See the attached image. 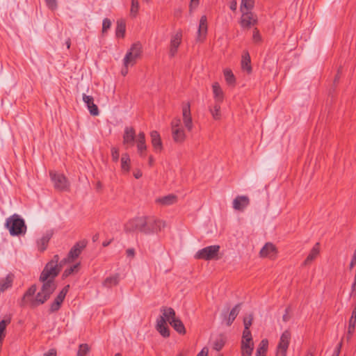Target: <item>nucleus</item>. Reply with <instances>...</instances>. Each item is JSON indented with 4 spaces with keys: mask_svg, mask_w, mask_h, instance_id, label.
I'll use <instances>...</instances> for the list:
<instances>
[{
    "mask_svg": "<svg viewBox=\"0 0 356 356\" xmlns=\"http://www.w3.org/2000/svg\"><path fill=\"white\" fill-rule=\"evenodd\" d=\"M58 261L59 256L56 254L44 266L39 278L42 283L41 290L37 293L35 298L30 300L31 307H36L44 304L56 290L55 278L60 271V268L58 265Z\"/></svg>",
    "mask_w": 356,
    "mask_h": 356,
    "instance_id": "obj_1",
    "label": "nucleus"
},
{
    "mask_svg": "<svg viewBox=\"0 0 356 356\" xmlns=\"http://www.w3.org/2000/svg\"><path fill=\"white\" fill-rule=\"evenodd\" d=\"M6 227L11 236L25 234L26 225L23 218L17 214H13L6 219Z\"/></svg>",
    "mask_w": 356,
    "mask_h": 356,
    "instance_id": "obj_2",
    "label": "nucleus"
},
{
    "mask_svg": "<svg viewBox=\"0 0 356 356\" xmlns=\"http://www.w3.org/2000/svg\"><path fill=\"white\" fill-rule=\"evenodd\" d=\"M165 227V222L161 220L153 218L145 217L144 225L140 229V233L150 235L161 231Z\"/></svg>",
    "mask_w": 356,
    "mask_h": 356,
    "instance_id": "obj_3",
    "label": "nucleus"
},
{
    "mask_svg": "<svg viewBox=\"0 0 356 356\" xmlns=\"http://www.w3.org/2000/svg\"><path fill=\"white\" fill-rule=\"evenodd\" d=\"M172 136L173 140L177 143H182L186 138L184 129L182 127L180 118H174L171 122Z\"/></svg>",
    "mask_w": 356,
    "mask_h": 356,
    "instance_id": "obj_4",
    "label": "nucleus"
},
{
    "mask_svg": "<svg viewBox=\"0 0 356 356\" xmlns=\"http://www.w3.org/2000/svg\"><path fill=\"white\" fill-rule=\"evenodd\" d=\"M220 245H213L198 250L195 257L197 259H203L206 261L218 259V254L220 251Z\"/></svg>",
    "mask_w": 356,
    "mask_h": 356,
    "instance_id": "obj_5",
    "label": "nucleus"
},
{
    "mask_svg": "<svg viewBox=\"0 0 356 356\" xmlns=\"http://www.w3.org/2000/svg\"><path fill=\"white\" fill-rule=\"evenodd\" d=\"M49 175L56 190L59 191L69 190L70 183L64 175L50 171Z\"/></svg>",
    "mask_w": 356,
    "mask_h": 356,
    "instance_id": "obj_6",
    "label": "nucleus"
},
{
    "mask_svg": "<svg viewBox=\"0 0 356 356\" xmlns=\"http://www.w3.org/2000/svg\"><path fill=\"white\" fill-rule=\"evenodd\" d=\"M140 54L141 45L140 44H134L124 58V65L125 67L134 65L136 60L140 57Z\"/></svg>",
    "mask_w": 356,
    "mask_h": 356,
    "instance_id": "obj_7",
    "label": "nucleus"
},
{
    "mask_svg": "<svg viewBox=\"0 0 356 356\" xmlns=\"http://www.w3.org/2000/svg\"><path fill=\"white\" fill-rule=\"evenodd\" d=\"M291 332L285 330L281 335L276 349L275 356H286V352L291 341Z\"/></svg>",
    "mask_w": 356,
    "mask_h": 356,
    "instance_id": "obj_8",
    "label": "nucleus"
},
{
    "mask_svg": "<svg viewBox=\"0 0 356 356\" xmlns=\"http://www.w3.org/2000/svg\"><path fill=\"white\" fill-rule=\"evenodd\" d=\"M254 348L252 337L250 331L243 332L241 341V353L243 356H251Z\"/></svg>",
    "mask_w": 356,
    "mask_h": 356,
    "instance_id": "obj_9",
    "label": "nucleus"
},
{
    "mask_svg": "<svg viewBox=\"0 0 356 356\" xmlns=\"http://www.w3.org/2000/svg\"><path fill=\"white\" fill-rule=\"evenodd\" d=\"M146 216L136 217L129 220L124 225V231L127 233L140 232L141 228L144 225V220Z\"/></svg>",
    "mask_w": 356,
    "mask_h": 356,
    "instance_id": "obj_10",
    "label": "nucleus"
},
{
    "mask_svg": "<svg viewBox=\"0 0 356 356\" xmlns=\"http://www.w3.org/2000/svg\"><path fill=\"white\" fill-rule=\"evenodd\" d=\"M181 40L182 32L181 30H179L171 36L169 48V55L170 57H174L176 55Z\"/></svg>",
    "mask_w": 356,
    "mask_h": 356,
    "instance_id": "obj_11",
    "label": "nucleus"
},
{
    "mask_svg": "<svg viewBox=\"0 0 356 356\" xmlns=\"http://www.w3.org/2000/svg\"><path fill=\"white\" fill-rule=\"evenodd\" d=\"M240 24L243 28L250 29L257 23V17L252 11L241 12Z\"/></svg>",
    "mask_w": 356,
    "mask_h": 356,
    "instance_id": "obj_12",
    "label": "nucleus"
},
{
    "mask_svg": "<svg viewBox=\"0 0 356 356\" xmlns=\"http://www.w3.org/2000/svg\"><path fill=\"white\" fill-rule=\"evenodd\" d=\"M182 120L186 129L188 131H191L193 128V123L189 103L185 104L182 106Z\"/></svg>",
    "mask_w": 356,
    "mask_h": 356,
    "instance_id": "obj_13",
    "label": "nucleus"
},
{
    "mask_svg": "<svg viewBox=\"0 0 356 356\" xmlns=\"http://www.w3.org/2000/svg\"><path fill=\"white\" fill-rule=\"evenodd\" d=\"M70 285H66L63 287V289L60 291L58 296L56 297L53 302L50 305L49 311L50 312H57L63 303L66 294L69 291Z\"/></svg>",
    "mask_w": 356,
    "mask_h": 356,
    "instance_id": "obj_14",
    "label": "nucleus"
},
{
    "mask_svg": "<svg viewBox=\"0 0 356 356\" xmlns=\"http://www.w3.org/2000/svg\"><path fill=\"white\" fill-rule=\"evenodd\" d=\"M277 253V251L275 245L271 243H266L261 249L259 256L263 258L267 257L273 259L276 257Z\"/></svg>",
    "mask_w": 356,
    "mask_h": 356,
    "instance_id": "obj_15",
    "label": "nucleus"
},
{
    "mask_svg": "<svg viewBox=\"0 0 356 356\" xmlns=\"http://www.w3.org/2000/svg\"><path fill=\"white\" fill-rule=\"evenodd\" d=\"M232 204L234 210L243 211L250 204V199L246 195H238L234 199Z\"/></svg>",
    "mask_w": 356,
    "mask_h": 356,
    "instance_id": "obj_16",
    "label": "nucleus"
},
{
    "mask_svg": "<svg viewBox=\"0 0 356 356\" xmlns=\"http://www.w3.org/2000/svg\"><path fill=\"white\" fill-rule=\"evenodd\" d=\"M86 247L85 242L76 243L70 250L67 258L65 259L67 262L73 261L81 254L82 250Z\"/></svg>",
    "mask_w": 356,
    "mask_h": 356,
    "instance_id": "obj_17",
    "label": "nucleus"
},
{
    "mask_svg": "<svg viewBox=\"0 0 356 356\" xmlns=\"http://www.w3.org/2000/svg\"><path fill=\"white\" fill-rule=\"evenodd\" d=\"M136 140V132L133 127H127L123 134V144L127 146H133Z\"/></svg>",
    "mask_w": 356,
    "mask_h": 356,
    "instance_id": "obj_18",
    "label": "nucleus"
},
{
    "mask_svg": "<svg viewBox=\"0 0 356 356\" xmlns=\"http://www.w3.org/2000/svg\"><path fill=\"white\" fill-rule=\"evenodd\" d=\"M83 101L86 104L90 113L93 116L99 115V111L97 106L94 103V98L90 95H83Z\"/></svg>",
    "mask_w": 356,
    "mask_h": 356,
    "instance_id": "obj_19",
    "label": "nucleus"
},
{
    "mask_svg": "<svg viewBox=\"0 0 356 356\" xmlns=\"http://www.w3.org/2000/svg\"><path fill=\"white\" fill-rule=\"evenodd\" d=\"M53 234V230H47L37 241L38 248L40 252H44L47 249L49 241L51 238Z\"/></svg>",
    "mask_w": 356,
    "mask_h": 356,
    "instance_id": "obj_20",
    "label": "nucleus"
},
{
    "mask_svg": "<svg viewBox=\"0 0 356 356\" xmlns=\"http://www.w3.org/2000/svg\"><path fill=\"white\" fill-rule=\"evenodd\" d=\"M152 145L156 152H161L163 149V144L160 134L156 131L150 133Z\"/></svg>",
    "mask_w": 356,
    "mask_h": 356,
    "instance_id": "obj_21",
    "label": "nucleus"
},
{
    "mask_svg": "<svg viewBox=\"0 0 356 356\" xmlns=\"http://www.w3.org/2000/svg\"><path fill=\"white\" fill-rule=\"evenodd\" d=\"M156 330L163 337H168L170 336V330L167 325L163 316H160L157 319Z\"/></svg>",
    "mask_w": 356,
    "mask_h": 356,
    "instance_id": "obj_22",
    "label": "nucleus"
},
{
    "mask_svg": "<svg viewBox=\"0 0 356 356\" xmlns=\"http://www.w3.org/2000/svg\"><path fill=\"white\" fill-rule=\"evenodd\" d=\"M207 33V18L202 15L200 20V24L197 30V40H203Z\"/></svg>",
    "mask_w": 356,
    "mask_h": 356,
    "instance_id": "obj_23",
    "label": "nucleus"
},
{
    "mask_svg": "<svg viewBox=\"0 0 356 356\" xmlns=\"http://www.w3.org/2000/svg\"><path fill=\"white\" fill-rule=\"evenodd\" d=\"M155 202L161 206H170L177 202V196L174 194H169L168 195L156 198Z\"/></svg>",
    "mask_w": 356,
    "mask_h": 356,
    "instance_id": "obj_24",
    "label": "nucleus"
},
{
    "mask_svg": "<svg viewBox=\"0 0 356 356\" xmlns=\"http://www.w3.org/2000/svg\"><path fill=\"white\" fill-rule=\"evenodd\" d=\"M356 324V302L355 305L354 309L352 312L351 316L349 319L348 332L346 335L347 340L349 341L355 331Z\"/></svg>",
    "mask_w": 356,
    "mask_h": 356,
    "instance_id": "obj_25",
    "label": "nucleus"
},
{
    "mask_svg": "<svg viewBox=\"0 0 356 356\" xmlns=\"http://www.w3.org/2000/svg\"><path fill=\"white\" fill-rule=\"evenodd\" d=\"M137 149L139 154L141 156H144V152L147 149V145L145 143V136L144 132H140L138 135L137 139L136 140Z\"/></svg>",
    "mask_w": 356,
    "mask_h": 356,
    "instance_id": "obj_26",
    "label": "nucleus"
},
{
    "mask_svg": "<svg viewBox=\"0 0 356 356\" xmlns=\"http://www.w3.org/2000/svg\"><path fill=\"white\" fill-rule=\"evenodd\" d=\"M212 90L215 102L222 103L224 99V92L218 82L213 83Z\"/></svg>",
    "mask_w": 356,
    "mask_h": 356,
    "instance_id": "obj_27",
    "label": "nucleus"
},
{
    "mask_svg": "<svg viewBox=\"0 0 356 356\" xmlns=\"http://www.w3.org/2000/svg\"><path fill=\"white\" fill-rule=\"evenodd\" d=\"M320 252V244L316 243L311 250L309 254L307 257L306 259L303 262L304 266L309 265L311 264L319 254Z\"/></svg>",
    "mask_w": 356,
    "mask_h": 356,
    "instance_id": "obj_28",
    "label": "nucleus"
},
{
    "mask_svg": "<svg viewBox=\"0 0 356 356\" xmlns=\"http://www.w3.org/2000/svg\"><path fill=\"white\" fill-rule=\"evenodd\" d=\"M161 312L163 314L161 316L164 317L165 322L168 321L170 323L171 321L176 320L177 318L176 317L175 312L172 307H163L161 309Z\"/></svg>",
    "mask_w": 356,
    "mask_h": 356,
    "instance_id": "obj_29",
    "label": "nucleus"
},
{
    "mask_svg": "<svg viewBox=\"0 0 356 356\" xmlns=\"http://www.w3.org/2000/svg\"><path fill=\"white\" fill-rule=\"evenodd\" d=\"M120 282V275L119 274H115L113 275H111L108 277H106L102 285L106 288H111L113 286H117L119 284Z\"/></svg>",
    "mask_w": 356,
    "mask_h": 356,
    "instance_id": "obj_30",
    "label": "nucleus"
},
{
    "mask_svg": "<svg viewBox=\"0 0 356 356\" xmlns=\"http://www.w3.org/2000/svg\"><path fill=\"white\" fill-rule=\"evenodd\" d=\"M268 348V341L267 339H264L259 343L256 352V356H266V353Z\"/></svg>",
    "mask_w": 356,
    "mask_h": 356,
    "instance_id": "obj_31",
    "label": "nucleus"
},
{
    "mask_svg": "<svg viewBox=\"0 0 356 356\" xmlns=\"http://www.w3.org/2000/svg\"><path fill=\"white\" fill-rule=\"evenodd\" d=\"M126 24L124 20L118 19L117 21V27L115 30V35L118 38H123L125 35Z\"/></svg>",
    "mask_w": 356,
    "mask_h": 356,
    "instance_id": "obj_32",
    "label": "nucleus"
},
{
    "mask_svg": "<svg viewBox=\"0 0 356 356\" xmlns=\"http://www.w3.org/2000/svg\"><path fill=\"white\" fill-rule=\"evenodd\" d=\"M241 304L236 305L229 314V316L227 320V325L229 326L234 322L236 316H238L240 311Z\"/></svg>",
    "mask_w": 356,
    "mask_h": 356,
    "instance_id": "obj_33",
    "label": "nucleus"
},
{
    "mask_svg": "<svg viewBox=\"0 0 356 356\" xmlns=\"http://www.w3.org/2000/svg\"><path fill=\"white\" fill-rule=\"evenodd\" d=\"M170 325L179 334H184L186 333L185 327L179 318L172 320L170 322Z\"/></svg>",
    "mask_w": 356,
    "mask_h": 356,
    "instance_id": "obj_34",
    "label": "nucleus"
},
{
    "mask_svg": "<svg viewBox=\"0 0 356 356\" xmlns=\"http://www.w3.org/2000/svg\"><path fill=\"white\" fill-rule=\"evenodd\" d=\"M121 168L124 172H129L130 170V158L128 154H123L122 155Z\"/></svg>",
    "mask_w": 356,
    "mask_h": 356,
    "instance_id": "obj_35",
    "label": "nucleus"
},
{
    "mask_svg": "<svg viewBox=\"0 0 356 356\" xmlns=\"http://www.w3.org/2000/svg\"><path fill=\"white\" fill-rule=\"evenodd\" d=\"M220 104L221 103L215 102L214 105L209 108L213 118L216 120H218L221 118Z\"/></svg>",
    "mask_w": 356,
    "mask_h": 356,
    "instance_id": "obj_36",
    "label": "nucleus"
},
{
    "mask_svg": "<svg viewBox=\"0 0 356 356\" xmlns=\"http://www.w3.org/2000/svg\"><path fill=\"white\" fill-rule=\"evenodd\" d=\"M254 6V0H241V12L251 11Z\"/></svg>",
    "mask_w": 356,
    "mask_h": 356,
    "instance_id": "obj_37",
    "label": "nucleus"
},
{
    "mask_svg": "<svg viewBox=\"0 0 356 356\" xmlns=\"http://www.w3.org/2000/svg\"><path fill=\"white\" fill-rule=\"evenodd\" d=\"M241 67L243 70L247 71L248 73L252 72V67L250 65V57L248 52L245 54L243 56V60L241 61Z\"/></svg>",
    "mask_w": 356,
    "mask_h": 356,
    "instance_id": "obj_38",
    "label": "nucleus"
},
{
    "mask_svg": "<svg viewBox=\"0 0 356 356\" xmlns=\"http://www.w3.org/2000/svg\"><path fill=\"white\" fill-rule=\"evenodd\" d=\"M13 277L8 275L6 278L0 280V292H3L12 285Z\"/></svg>",
    "mask_w": 356,
    "mask_h": 356,
    "instance_id": "obj_39",
    "label": "nucleus"
},
{
    "mask_svg": "<svg viewBox=\"0 0 356 356\" xmlns=\"http://www.w3.org/2000/svg\"><path fill=\"white\" fill-rule=\"evenodd\" d=\"M37 287L35 284L31 286L26 291L23 296V301L29 302L30 304V300L34 298L33 296L35 293Z\"/></svg>",
    "mask_w": 356,
    "mask_h": 356,
    "instance_id": "obj_40",
    "label": "nucleus"
},
{
    "mask_svg": "<svg viewBox=\"0 0 356 356\" xmlns=\"http://www.w3.org/2000/svg\"><path fill=\"white\" fill-rule=\"evenodd\" d=\"M223 73L225 81L228 84L232 85L235 83L236 79L231 70L225 69Z\"/></svg>",
    "mask_w": 356,
    "mask_h": 356,
    "instance_id": "obj_41",
    "label": "nucleus"
},
{
    "mask_svg": "<svg viewBox=\"0 0 356 356\" xmlns=\"http://www.w3.org/2000/svg\"><path fill=\"white\" fill-rule=\"evenodd\" d=\"M139 10V2L138 0H131V6L130 10V14L132 17H135Z\"/></svg>",
    "mask_w": 356,
    "mask_h": 356,
    "instance_id": "obj_42",
    "label": "nucleus"
},
{
    "mask_svg": "<svg viewBox=\"0 0 356 356\" xmlns=\"http://www.w3.org/2000/svg\"><path fill=\"white\" fill-rule=\"evenodd\" d=\"M90 350V348L88 344L83 343L79 346L77 356H86Z\"/></svg>",
    "mask_w": 356,
    "mask_h": 356,
    "instance_id": "obj_43",
    "label": "nucleus"
},
{
    "mask_svg": "<svg viewBox=\"0 0 356 356\" xmlns=\"http://www.w3.org/2000/svg\"><path fill=\"white\" fill-rule=\"evenodd\" d=\"M225 345V341L222 337H218L215 341L213 342V348L219 351Z\"/></svg>",
    "mask_w": 356,
    "mask_h": 356,
    "instance_id": "obj_44",
    "label": "nucleus"
},
{
    "mask_svg": "<svg viewBox=\"0 0 356 356\" xmlns=\"http://www.w3.org/2000/svg\"><path fill=\"white\" fill-rule=\"evenodd\" d=\"M252 320H253L252 315H250L248 318H244V320H243V323H244L243 332L250 331V327L252 325Z\"/></svg>",
    "mask_w": 356,
    "mask_h": 356,
    "instance_id": "obj_45",
    "label": "nucleus"
},
{
    "mask_svg": "<svg viewBox=\"0 0 356 356\" xmlns=\"http://www.w3.org/2000/svg\"><path fill=\"white\" fill-rule=\"evenodd\" d=\"M111 157L114 162H118L120 157L119 149L115 147L111 148Z\"/></svg>",
    "mask_w": 356,
    "mask_h": 356,
    "instance_id": "obj_46",
    "label": "nucleus"
},
{
    "mask_svg": "<svg viewBox=\"0 0 356 356\" xmlns=\"http://www.w3.org/2000/svg\"><path fill=\"white\" fill-rule=\"evenodd\" d=\"M111 22L109 19L105 18L102 22V33H104L111 28Z\"/></svg>",
    "mask_w": 356,
    "mask_h": 356,
    "instance_id": "obj_47",
    "label": "nucleus"
},
{
    "mask_svg": "<svg viewBox=\"0 0 356 356\" xmlns=\"http://www.w3.org/2000/svg\"><path fill=\"white\" fill-rule=\"evenodd\" d=\"M78 266H79V264L73 265V266H70V268L65 269L63 272V276L65 277H68L74 271L75 269H76L78 268Z\"/></svg>",
    "mask_w": 356,
    "mask_h": 356,
    "instance_id": "obj_48",
    "label": "nucleus"
},
{
    "mask_svg": "<svg viewBox=\"0 0 356 356\" xmlns=\"http://www.w3.org/2000/svg\"><path fill=\"white\" fill-rule=\"evenodd\" d=\"M45 2L47 7L52 10H56L58 7L56 0H45Z\"/></svg>",
    "mask_w": 356,
    "mask_h": 356,
    "instance_id": "obj_49",
    "label": "nucleus"
},
{
    "mask_svg": "<svg viewBox=\"0 0 356 356\" xmlns=\"http://www.w3.org/2000/svg\"><path fill=\"white\" fill-rule=\"evenodd\" d=\"M252 40L254 42H260L261 41V36L257 29H254L253 31Z\"/></svg>",
    "mask_w": 356,
    "mask_h": 356,
    "instance_id": "obj_50",
    "label": "nucleus"
},
{
    "mask_svg": "<svg viewBox=\"0 0 356 356\" xmlns=\"http://www.w3.org/2000/svg\"><path fill=\"white\" fill-rule=\"evenodd\" d=\"M200 3V0H191L189 4V11L192 12L193 10L196 9Z\"/></svg>",
    "mask_w": 356,
    "mask_h": 356,
    "instance_id": "obj_51",
    "label": "nucleus"
},
{
    "mask_svg": "<svg viewBox=\"0 0 356 356\" xmlns=\"http://www.w3.org/2000/svg\"><path fill=\"white\" fill-rule=\"evenodd\" d=\"M126 254H127V256L128 257H134L135 256V250L134 248H128L127 250H126Z\"/></svg>",
    "mask_w": 356,
    "mask_h": 356,
    "instance_id": "obj_52",
    "label": "nucleus"
},
{
    "mask_svg": "<svg viewBox=\"0 0 356 356\" xmlns=\"http://www.w3.org/2000/svg\"><path fill=\"white\" fill-rule=\"evenodd\" d=\"M341 346H342V342L341 341L338 345L336 347L334 353H333V355H336L337 356H339V354H340V351H341Z\"/></svg>",
    "mask_w": 356,
    "mask_h": 356,
    "instance_id": "obj_53",
    "label": "nucleus"
},
{
    "mask_svg": "<svg viewBox=\"0 0 356 356\" xmlns=\"http://www.w3.org/2000/svg\"><path fill=\"white\" fill-rule=\"evenodd\" d=\"M208 348L204 347L202 349V350L197 355V356H207L208 355Z\"/></svg>",
    "mask_w": 356,
    "mask_h": 356,
    "instance_id": "obj_54",
    "label": "nucleus"
},
{
    "mask_svg": "<svg viewBox=\"0 0 356 356\" xmlns=\"http://www.w3.org/2000/svg\"><path fill=\"white\" fill-rule=\"evenodd\" d=\"M236 8H237V2L236 0H232L230 3H229V8L233 10V11H235L236 10Z\"/></svg>",
    "mask_w": 356,
    "mask_h": 356,
    "instance_id": "obj_55",
    "label": "nucleus"
},
{
    "mask_svg": "<svg viewBox=\"0 0 356 356\" xmlns=\"http://www.w3.org/2000/svg\"><path fill=\"white\" fill-rule=\"evenodd\" d=\"M43 356H56V351L55 349H50L47 353H44Z\"/></svg>",
    "mask_w": 356,
    "mask_h": 356,
    "instance_id": "obj_56",
    "label": "nucleus"
},
{
    "mask_svg": "<svg viewBox=\"0 0 356 356\" xmlns=\"http://www.w3.org/2000/svg\"><path fill=\"white\" fill-rule=\"evenodd\" d=\"M143 173L140 170H137L134 172V176L136 179H139L142 177Z\"/></svg>",
    "mask_w": 356,
    "mask_h": 356,
    "instance_id": "obj_57",
    "label": "nucleus"
},
{
    "mask_svg": "<svg viewBox=\"0 0 356 356\" xmlns=\"http://www.w3.org/2000/svg\"><path fill=\"white\" fill-rule=\"evenodd\" d=\"M314 349L310 348L307 352L305 356H314Z\"/></svg>",
    "mask_w": 356,
    "mask_h": 356,
    "instance_id": "obj_58",
    "label": "nucleus"
},
{
    "mask_svg": "<svg viewBox=\"0 0 356 356\" xmlns=\"http://www.w3.org/2000/svg\"><path fill=\"white\" fill-rule=\"evenodd\" d=\"M128 73V67H125L122 70L121 74L122 76H126Z\"/></svg>",
    "mask_w": 356,
    "mask_h": 356,
    "instance_id": "obj_59",
    "label": "nucleus"
},
{
    "mask_svg": "<svg viewBox=\"0 0 356 356\" xmlns=\"http://www.w3.org/2000/svg\"><path fill=\"white\" fill-rule=\"evenodd\" d=\"M154 160L153 156H150L149 157V161H148L149 165L150 166H152V165H153V164H154Z\"/></svg>",
    "mask_w": 356,
    "mask_h": 356,
    "instance_id": "obj_60",
    "label": "nucleus"
},
{
    "mask_svg": "<svg viewBox=\"0 0 356 356\" xmlns=\"http://www.w3.org/2000/svg\"><path fill=\"white\" fill-rule=\"evenodd\" d=\"M282 318H283V321H285V322L289 321V315L287 314V311H286V314L283 315Z\"/></svg>",
    "mask_w": 356,
    "mask_h": 356,
    "instance_id": "obj_61",
    "label": "nucleus"
},
{
    "mask_svg": "<svg viewBox=\"0 0 356 356\" xmlns=\"http://www.w3.org/2000/svg\"><path fill=\"white\" fill-rule=\"evenodd\" d=\"M355 263H356V261H354L353 258H352L351 261L350 263V266H349V268H350V270L353 268Z\"/></svg>",
    "mask_w": 356,
    "mask_h": 356,
    "instance_id": "obj_62",
    "label": "nucleus"
},
{
    "mask_svg": "<svg viewBox=\"0 0 356 356\" xmlns=\"http://www.w3.org/2000/svg\"><path fill=\"white\" fill-rule=\"evenodd\" d=\"M340 73H341V70H340V69H339V70H338V73H337V76H335V78H334V82H337V81H339V78H340V76H339V74H340Z\"/></svg>",
    "mask_w": 356,
    "mask_h": 356,
    "instance_id": "obj_63",
    "label": "nucleus"
},
{
    "mask_svg": "<svg viewBox=\"0 0 356 356\" xmlns=\"http://www.w3.org/2000/svg\"><path fill=\"white\" fill-rule=\"evenodd\" d=\"M65 44H66L67 48L70 49V44H71V42H70V38L67 40V41L65 42Z\"/></svg>",
    "mask_w": 356,
    "mask_h": 356,
    "instance_id": "obj_64",
    "label": "nucleus"
}]
</instances>
